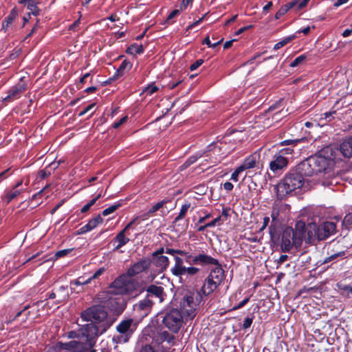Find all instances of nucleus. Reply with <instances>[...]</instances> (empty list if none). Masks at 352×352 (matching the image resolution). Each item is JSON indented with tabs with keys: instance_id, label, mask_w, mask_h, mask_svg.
Masks as SVG:
<instances>
[{
	"instance_id": "obj_1",
	"label": "nucleus",
	"mask_w": 352,
	"mask_h": 352,
	"mask_svg": "<svg viewBox=\"0 0 352 352\" xmlns=\"http://www.w3.org/2000/svg\"><path fill=\"white\" fill-rule=\"evenodd\" d=\"M329 152L328 149L318 152L301 162L295 168L290 170L275 187L278 199H283L287 195L300 189L305 182L304 176L309 177L324 173L325 167L330 164L329 160L325 159Z\"/></svg>"
},
{
	"instance_id": "obj_2",
	"label": "nucleus",
	"mask_w": 352,
	"mask_h": 352,
	"mask_svg": "<svg viewBox=\"0 0 352 352\" xmlns=\"http://www.w3.org/2000/svg\"><path fill=\"white\" fill-rule=\"evenodd\" d=\"M83 321L90 322L82 325V332L91 340L103 334L113 324L115 320L109 316L104 307L102 305H93L80 314Z\"/></svg>"
},
{
	"instance_id": "obj_3",
	"label": "nucleus",
	"mask_w": 352,
	"mask_h": 352,
	"mask_svg": "<svg viewBox=\"0 0 352 352\" xmlns=\"http://www.w3.org/2000/svg\"><path fill=\"white\" fill-rule=\"evenodd\" d=\"M165 253L173 256L175 264L171 268L170 272L175 276L179 277L180 279L183 278L187 279L195 276L200 272L199 268L197 267H187L185 265L184 262H189L192 257L189 252L182 250L166 248Z\"/></svg>"
},
{
	"instance_id": "obj_4",
	"label": "nucleus",
	"mask_w": 352,
	"mask_h": 352,
	"mask_svg": "<svg viewBox=\"0 0 352 352\" xmlns=\"http://www.w3.org/2000/svg\"><path fill=\"white\" fill-rule=\"evenodd\" d=\"M329 150L328 156H327L326 160H329V166L328 167H325V170H324V173L330 174L336 162L337 161L341 160V156L344 158H351L352 157V136L348 138L344 139L338 147H334L331 146H328L324 147L318 152H322L324 150Z\"/></svg>"
},
{
	"instance_id": "obj_5",
	"label": "nucleus",
	"mask_w": 352,
	"mask_h": 352,
	"mask_svg": "<svg viewBox=\"0 0 352 352\" xmlns=\"http://www.w3.org/2000/svg\"><path fill=\"white\" fill-rule=\"evenodd\" d=\"M138 287V281L124 273L110 284L108 292L113 295H131Z\"/></svg>"
},
{
	"instance_id": "obj_6",
	"label": "nucleus",
	"mask_w": 352,
	"mask_h": 352,
	"mask_svg": "<svg viewBox=\"0 0 352 352\" xmlns=\"http://www.w3.org/2000/svg\"><path fill=\"white\" fill-rule=\"evenodd\" d=\"M96 341V340H91L87 336V341L85 342L77 340H72L67 342H58L54 345L50 346L47 352H59L63 350L67 352H85L94 348Z\"/></svg>"
},
{
	"instance_id": "obj_7",
	"label": "nucleus",
	"mask_w": 352,
	"mask_h": 352,
	"mask_svg": "<svg viewBox=\"0 0 352 352\" xmlns=\"http://www.w3.org/2000/svg\"><path fill=\"white\" fill-rule=\"evenodd\" d=\"M202 300L200 292H187L179 301L182 315L192 319L196 316V310Z\"/></svg>"
},
{
	"instance_id": "obj_8",
	"label": "nucleus",
	"mask_w": 352,
	"mask_h": 352,
	"mask_svg": "<svg viewBox=\"0 0 352 352\" xmlns=\"http://www.w3.org/2000/svg\"><path fill=\"white\" fill-rule=\"evenodd\" d=\"M138 322L131 318L122 320L116 326L118 335L113 336L112 340L116 344H123L129 341L138 328Z\"/></svg>"
},
{
	"instance_id": "obj_9",
	"label": "nucleus",
	"mask_w": 352,
	"mask_h": 352,
	"mask_svg": "<svg viewBox=\"0 0 352 352\" xmlns=\"http://www.w3.org/2000/svg\"><path fill=\"white\" fill-rule=\"evenodd\" d=\"M224 278V270L219 263L210 270L204 280L201 292L206 296L211 294L222 283Z\"/></svg>"
},
{
	"instance_id": "obj_10",
	"label": "nucleus",
	"mask_w": 352,
	"mask_h": 352,
	"mask_svg": "<svg viewBox=\"0 0 352 352\" xmlns=\"http://www.w3.org/2000/svg\"><path fill=\"white\" fill-rule=\"evenodd\" d=\"M292 153L293 149L288 147L283 148L274 154L269 164L270 170L274 174L282 173L289 164V160L286 155H290Z\"/></svg>"
},
{
	"instance_id": "obj_11",
	"label": "nucleus",
	"mask_w": 352,
	"mask_h": 352,
	"mask_svg": "<svg viewBox=\"0 0 352 352\" xmlns=\"http://www.w3.org/2000/svg\"><path fill=\"white\" fill-rule=\"evenodd\" d=\"M183 318L184 316L179 310L172 309L165 313L162 323L170 331L177 333L182 326Z\"/></svg>"
},
{
	"instance_id": "obj_12",
	"label": "nucleus",
	"mask_w": 352,
	"mask_h": 352,
	"mask_svg": "<svg viewBox=\"0 0 352 352\" xmlns=\"http://www.w3.org/2000/svg\"><path fill=\"white\" fill-rule=\"evenodd\" d=\"M309 228L314 230V236L320 241L325 240L327 238L333 235L336 230V225L331 221H326L323 223L316 226V224H309Z\"/></svg>"
},
{
	"instance_id": "obj_13",
	"label": "nucleus",
	"mask_w": 352,
	"mask_h": 352,
	"mask_svg": "<svg viewBox=\"0 0 352 352\" xmlns=\"http://www.w3.org/2000/svg\"><path fill=\"white\" fill-rule=\"evenodd\" d=\"M299 247L296 243V236L294 235V229L291 227H286L281 234L280 249L282 252H289L292 247Z\"/></svg>"
},
{
	"instance_id": "obj_14",
	"label": "nucleus",
	"mask_w": 352,
	"mask_h": 352,
	"mask_svg": "<svg viewBox=\"0 0 352 352\" xmlns=\"http://www.w3.org/2000/svg\"><path fill=\"white\" fill-rule=\"evenodd\" d=\"M143 291L146 292V297L152 300L153 304L155 302H162L166 296L163 287L153 284L145 287Z\"/></svg>"
},
{
	"instance_id": "obj_15",
	"label": "nucleus",
	"mask_w": 352,
	"mask_h": 352,
	"mask_svg": "<svg viewBox=\"0 0 352 352\" xmlns=\"http://www.w3.org/2000/svg\"><path fill=\"white\" fill-rule=\"evenodd\" d=\"M309 0H293L292 1L283 6L275 14V19H278L285 15L292 8H296V10H301L307 6Z\"/></svg>"
},
{
	"instance_id": "obj_16",
	"label": "nucleus",
	"mask_w": 352,
	"mask_h": 352,
	"mask_svg": "<svg viewBox=\"0 0 352 352\" xmlns=\"http://www.w3.org/2000/svg\"><path fill=\"white\" fill-rule=\"evenodd\" d=\"M191 262H188L190 265H214L219 264L217 259L205 254L199 253L191 257Z\"/></svg>"
},
{
	"instance_id": "obj_17",
	"label": "nucleus",
	"mask_w": 352,
	"mask_h": 352,
	"mask_svg": "<svg viewBox=\"0 0 352 352\" xmlns=\"http://www.w3.org/2000/svg\"><path fill=\"white\" fill-rule=\"evenodd\" d=\"M150 259H142L131 265L126 271L127 274L130 277L133 276L146 271L151 265Z\"/></svg>"
},
{
	"instance_id": "obj_18",
	"label": "nucleus",
	"mask_w": 352,
	"mask_h": 352,
	"mask_svg": "<svg viewBox=\"0 0 352 352\" xmlns=\"http://www.w3.org/2000/svg\"><path fill=\"white\" fill-rule=\"evenodd\" d=\"M168 204H171V201L169 199H163L155 205H153L148 211L143 215L144 219H147L151 214L160 210L162 215H166L170 210L173 209V207L168 208L167 207Z\"/></svg>"
},
{
	"instance_id": "obj_19",
	"label": "nucleus",
	"mask_w": 352,
	"mask_h": 352,
	"mask_svg": "<svg viewBox=\"0 0 352 352\" xmlns=\"http://www.w3.org/2000/svg\"><path fill=\"white\" fill-rule=\"evenodd\" d=\"M153 305L152 300H150L145 296L143 300H140L138 303L135 304L133 307L135 311L140 313V314L144 317L146 316L150 313Z\"/></svg>"
},
{
	"instance_id": "obj_20",
	"label": "nucleus",
	"mask_w": 352,
	"mask_h": 352,
	"mask_svg": "<svg viewBox=\"0 0 352 352\" xmlns=\"http://www.w3.org/2000/svg\"><path fill=\"white\" fill-rule=\"evenodd\" d=\"M345 256V252L344 251H338V252H333V250L327 252V256L323 258L321 262L322 265H326L330 263V265H327V268L331 267V265L336 263H337L340 258H344V256Z\"/></svg>"
},
{
	"instance_id": "obj_21",
	"label": "nucleus",
	"mask_w": 352,
	"mask_h": 352,
	"mask_svg": "<svg viewBox=\"0 0 352 352\" xmlns=\"http://www.w3.org/2000/svg\"><path fill=\"white\" fill-rule=\"evenodd\" d=\"M102 221L103 219L100 214L96 216L93 219H90L86 225L78 229L76 231V234L80 235L90 232L96 228L100 223H102Z\"/></svg>"
},
{
	"instance_id": "obj_22",
	"label": "nucleus",
	"mask_w": 352,
	"mask_h": 352,
	"mask_svg": "<svg viewBox=\"0 0 352 352\" xmlns=\"http://www.w3.org/2000/svg\"><path fill=\"white\" fill-rule=\"evenodd\" d=\"M306 230V224L302 221H298L295 225L294 229V235L296 236V243L297 245H301Z\"/></svg>"
},
{
	"instance_id": "obj_23",
	"label": "nucleus",
	"mask_w": 352,
	"mask_h": 352,
	"mask_svg": "<svg viewBox=\"0 0 352 352\" xmlns=\"http://www.w3.org/2000/svg\"><path fill=\"white\" fill-rule=\"evenodd\" d=\"M25 89V85L23 83H18L13 86L8 91V96L4 98L5 101H12L20 97L21 93Z\"/></svg>"
},
{
	"instance_id": "obj_24",
	"label": "nucleus",
	"mask_w": 352,
	"mask_h": 352,
	"mask_svg": "<svg viewBox=\"0 0 352 352\" xmlns=\"http://www.w3.org/2000/svg\"><path fill=\"white\" fill-rule=\"evenodd\" d=\"M280 223H272L269 227V233L271 241L273 243L276 244L279 242L280 239Z\"/></svg>"
},
{
	"instance_id": "obj_25",
	"label": "nucleus",
	"mask_w": 352,
	"mask_h": 352,
	"mask_svg": "<svg viewBox=\"0 0 352 352\" xmlns=\"http://www.w3.org/2000/svg\"><path fill=\"white\" fill-rule=\"evenodd\" d=\"M152 261L161 271L166 270L169 264L168 258L166 256L152 257Z\"/></svg>"
},
{
	"instance_id": "obj_26",
	"label": "nucleus",
	"mask_w": 352,
	"mask_h": 352,
	"mask_svg": "<svg viewBox=\"0 0 352 352\" xmlns=\"http://www.w3.org/2000/svg\"><path fill=\"white\" fill-rule=\"evenodd\" d=\"M132 67V64L127 60H124L122 63L120 64V67L116 71V73L114 74V76L112 78H109V80H114L116 78H119L120 76H122L125 70H129Z\"/></svg>"
},
{
	"instance_id": "obj_27",
	"label": "nucleus",
	"mask_w": 352,
	"mask_h": 352,
	"mask_svg": "<svg viewBox=\"0 0 352 352\" xmlns=\"http://www.w3.org/2000/svg\"><path fill=\"white\" fill-rule=\"evenodd\" d=\"M18 15V12L16 8L12 9L10 14L5 18L2 22V30L6 32L9 26L13 23L14 19Z\"/></svg>"
},
{
	"instance_id": "obj_28",
	"label": "nucleus",
	"mask_w": 352,
	"mask_h": 352,
	"mask_svg": "<svg viewBox=\"0 0 352 352\" xmlns=\"http://www.w3.org/2000/svg\"><path fill=\"white\" fill-rule=\"evenodd\" d=\"M57 294V301L56 303H60L67 300L69 298V293L67 292V287L60 286L58 289H55Z\"/></svg>"
},
{
	"instance_id": "obj_29",
	"label": "nucleus",
	"mask_w": 352,
	"mask_h": 352,
	"mask_svg": "<svg viewBox=\"0 0 352 352\" xmlns=\"http://www.w3.org/2000/svg\"><path fill=\"white\" fill-rule=\"evenodd\" d=\"M256 157L253 155H250L248 157L245 158L244 162L241 165L239 166L241 169H242L243 171L253 168L256 166Z\"/></svg>"
},
{
	"instance_id": "obj_30",
	"label": "nucleus",
	"mask_w": 352,
	"mask_h": 352,
	"mask_svg": "<svg viewBox=\"0 0 352 352\" xmlns=\"http://www.w3.org/2000/svg\"><path fill=\"white\" fill-rule=\"evenodd\" d=\"M22 192L21 189H14L13 188L12 190H8L6 192L4 196L3 197V200L6 202V204H9L11 201L16 198Z\"/></svg>"
},
{
	"instance_id": "obj_31",
	"label": "nucleus",
	"mask_w": 352,
	"mask_h": 352,
	"mask_svg": "<svg viewBox=\"0 0 352 352\" xmlns=\"http://www.w3.org/2000/svg\"><path fill=\"white\" fill-rule=\"evenodd\" d=\"M115 241L118 242V244L115 248V250H117L126 245L129 241V239L125 236V232L123 231H120L115 237Z\"/></svg>"
},
{
	"instance_id": "obj_32",
	"label": "nucleus",
	"mask_w": 352,
	"mask_h": 352,
	"mask_svg": "<svg viewBox=\"0 0 352 352\" xmlns=\"http://www.w3.org/2000/svg\"><path fill=\"white\" fill-rule=\"evenodd\" d=\"M127 53L131 54H141L144 52V47L142 45L133 44L128 47Z\"/></svg>"
},
{
	"instance_id": "obj_33",
	"label": "nucleus",
	"mask_w": 352,
	"mask_h": 352,
	"mask_svg": "<svg viewBox=\"0 0 352 352\" xmlns=\"http://www.w3.org/2000/svg\"><path fill=\"white\" fill-rule=\"evenodd\" d=\"M190 206V204H186L182 206V208L180 209L178 216L175 217L173 221L174 224H175L177 222L184 218Z\"/></svg>"
},
{
	"instance_id": "obj_34",
	"label": "nucleus",
	"mask_w": 352,
	"mask_h": 352,
	"mask_svg": "<svg viewBox=\"0 0 352 352\" xmlns=\"http://www.w3.org/2000/svg\"><path fill=\"white\" fill-rule=\"evenodd\" d=\"M81 329H82V325L80 327V328L78 331H69L67 333V338H70V339L85 338L87 339V336L82 333Z\"/></svg>"
},
{
	"instance_id": "obj_35",
	"label": "nucleus",
	"mask_w": 352,
	"mask_h": 352,
	"mask_svg": "<svg viewBox=\"0 0 352 352\" xmlns=\"http://www.w3.org/2000/svg\"><path fill=\"white\" fill-rule=\"evenodd\" d=\"M160 340L162 342H167L168 344H171L174 342L175 340V336L170 334L168 332L164 331H162L160 335Z\"/></svg>"
},
{
	"instance_id": "obj_36",
	"label": "nucleus",
	"mask_w": 352,
	"mask_h": 352,
	"mask_svg": "<svg viewBox=\"0 0 352 352\" xmlns=\"http://www.w3.org/2000/svg\"><path fill=\"white\" fill-rule=\"evenodd\" d=\"M206 153V151L203 153H197L196 154L190 156L185 162L184 165L186 166L195 163L199 158L203 157Z\"/></svg>"
},
{
	"instance_id": "obj_37",
	"label": "nucleus",
	"mask_w": 352,
	"mask_h": 352,
	"mask_svg": "<svg viewBox=\"0 0 352 352\" xmlns=\"http://www.w3.org/2000/svg\"><path fill=\"white\" fill-rule=\"evenodd\" d=\"M294 38V36H287L280 41L278 42L274 46V50H277L280 48L283 47L285 45H287L288 43H289L293 38Z\"/></svg>"
},
{
	"instance_id": "obj_38",
	"label": "nucleus",
	"mask_w": 352,
	"mask_h": 352,
	"mask_svg": "<svg viewBox=\"0 0 352 352\" xmlns=\"http://www.w3.org/2000/svg\"><path fill=\"white\" fill-rule=\"evenodd\" d=\"M306 56L302 54L296 57L289 65L292 67H295L300 65L306 60Z\"/></svg>"
},
{
	"instance_id": "obj_39",
	"label": "nucleus",
	"mask_w": 352,
	"mask_h": 352,
	"mask_svg": "<svg viewBox=\"0 0 352 352\" xmlns=\"http://www.w3.org/2000/svg\"><path fill=\"white\" fill-rule=\"evenodd\" d=\"M120 206V204L112 205V206H109V208L104 209L102 211V214L104 216H107V215L113 213V212H115Z\"/></svg>"
},
{
	"instance_id": "obj_40",
	"label": "nucleus",
	"mask_w": 352,
	"mask_h": 352,
	"mask_svg": "<svg viewBox=\"0 0 352 352\" xmlns=\"http://www.w3.org/2000/svg\"><path fill=\"white\" fill-rule=\"evenodd\" d=\"M342 225L346 228H349V226H352V212H349L346 214L343 219Z\"/></svg>"
},
{
	"instance_id": "obj_41",
	"label": "nucleus",
	"mask_w": 352,
	"mask_h": 352,
	"mask_svg": "<svg viewBox=\"0 0 352 352\" xmlns=\"http://www.w3.org/2000/svg\"><path fill=\"white\" fill-rule=\"evenodd\" d=\"M279 216V210L275 207L272 208L271 217H272V223H279L278 221Z\"/></svg>"
},
{
	"instance_id": "obj_42",
	"label": "nucleus",
	"mask_w": 352,
	"mask_h": 352,
	"mask_svg": "<svg viewBox=\"0 0 352 352\" xmlns=\"http://www.w3.org/2000/svg\"><path fill=\"white\" fill-rule=\"evenodd\" d=\"M158 90V87L154 85H148L143 91L148 95H152L155 92H156Z\"/></svg>"
},
{
	"instance_id": "obj_43",
	"label": "nucleus",
	"mask_w": 352,
	"mask_h": 352,
	"mask_svg": "<svg viewBox=\"0 0 352 352\" xmlns=\"http://www.w3.org/2000/svg\"><path fill=\"white\" fill-rule=\"evenodd\" d=\"M90 282H91V278H87V280H82V278H79L76 280L72 281L71 284L75 285H82L88 284Z\"/></svg>"
},
{
	"instance_id": "obj_44",
	"label": "nucleus",
	"mask_w": 352,
	"mask_h": 352,
	"mask_svg": "<svg viewBox=\"0 0 352 352\" xmlns=\"http://www.w3.org/2000/svg\"><path fill=\"white\" fill-rule=\"evenodd\" d=\"M243 172L242 169L239 166L237 167L235 170L232 173L231 175V179L234 182H238L239 180V175Z\"/></svg>"
},
{
	"instance_id": "obj_45",
	"label": "nucleus",
	"mask_w": 352,
	"mask_h": 352,
	"mask_svg": "<svg viewBox=\"0 0 352 352\" xmlns=\"http://www.w3.org/2000/svg\"><path fill=\"white\" fill-rule=\"evenodd\" d=\"M28 8L33 15L36 16L38 14L39 10L35 4L28 3Z\"/></svg>"
},
{
	"instance_id": "obj_46",
	"label": "nucleus",
	"mask_w": 352,
	"mask_h": 352,
	"mask_svg": "<svg viewBox=\"0 0 352 352\" xmlns=\"http://www.w3.org/2000/svg\"><path fill=\"white\" fill-rule=\"evenodd\" d=\"M72 250V249H65V250H59L56 252L55 257L56 258L63 257V256H66L68 253H69Z\"/></svg>"
},
{
	"instance_id": "obj_47",
	"label": "nucleus",
	"mask_w": 352,
	"mask_h": 352,
	"mask_svg": "<svg viewBox=\"0 0 352 352\" xmlns=\"http://www.w3.org/2000/svg\"><path fill=\"white\" fill-rule=\"evenodd\" d=\"M207 15V14H205L202 16V17L199 18L198 20L195 21L194 23H192V24L189 25L188 26V28H186V31H188L190 30H191L192 28H193L194 27L198 25L199 24H200L203 21L204 19H205L206 16Z\"/></svg>"
},
{
	"instance_id": "obj_48",
	"label": "nucleus",
	"mask_w": 352,
	"mask_h": 352,
	"mask_svg": "<svg viewBox=\"0 0 352 352\" xmlns=\"http://www.w3.org/2000/svg\"><path fill=\"white\" fill-rule=\"evenodd\" d=\"M139 352H160L158 350H155L151 346L146 344L143 346Z\"/></svg>"
},
{
	"instance_id": "obj_49",
	"label": "nucleus",
	"mask_w": 352,
	"mask_h": 352,
	"mask_svg": "<svg viewBox=\"0 0 352 352\" xmlns=\"http://www.w3.org/2000/svg\"><path fill=\"white\" fill-rule=\"evenodd\" d=\"M204 63V60L202 59L197 60L194 63H192L190 67V71H194L197 69L199 66H201Z\"/></svg>"
},
{
	"instance_id": "obj_50",
	"label": "nucleus",
	"mask_w": 352,
	"mask_h": 352,
	"mask_svg": "<svg viewBox=\"0 0 352 352\" xmlns=\"http://www.w3.org/2000/svg\"><path fill=\"white\" fill-rule=\"evenodd\" d=\"M104 271L105 269L104 267H100L89 278H91V280L92 279H96L98 278L100 275H102L104 272Z\"/></svg>"
},
{
	"instance_id": "obj_51",
	"label": "nucleus",
	"mask_w": 352,
	"mask_h": 352,
	"mask_svg": "<svg viewBox=\"0 0 352 352\" xmlns=\"http://www.w3.org/2000/svg\"><path fill=\"white\" fill-rule=\"evenodd\" d=\"M253 318H246L243 324V329H246L250 327L252 324Z\"/></svg>"
},
{
	"instance_id": "obj_52",
	"label": "nucleus",
	"mask_w": 352,
	"mask_h": 352,
	"mask_svg": "<svg viewBox=\"0 0 352 352\" xmlns=\"http://www.w3.org/2000/svg\"><path fill=\"white\" fill-rule=\"evenodd\" d=\"M127 119V117L126 116H124L123 118H122L120 120L117 121V122H115L113 124V127L114 129H118V127H120L124 122H126Z\"/></svg>"
},
{
	"instance_id": "obj_53",
	"label": "nucleus",
	"mask_w": 352,
	"mask_h": 352,
	"mask_svg": "<svg viewBox=\"0 0 352 352\" xmlns=\"http://www.w3.org/2000/svg\"><path fill=\"white\" fill-rule=\"evenodd\" d=\"M250 300V298H245L244 300H243L240 303H239L237 305L234 306L233 307L234 310L239 309L241 307H243L244 305H245Z\"/></svg>"
},
{
	"instance_id": "obj_54",
	"label": "nucleus",
	"mask_w": 352,
	"mask_h": 352,
	"mask_svg": "<svg viewBox=\"0 0 352 352\" xmlns=\"http://www.w3.org/2000/svg\"><path fill=\"white\" fill-rule=\"evenodd\" d=\"M95 107V104H91L84 109L83 111L79 113V116H82L89 111H91Z\"/></svg>"
},
{
	"instance_id": "obj_55",
	"label": "nucleus",
	"mask_w": 352,
	"mask_h": 352,
	"mask_svg": "<svg viewBox=\"0 0 352 352\" xmlns=\"http://www.w3.org/2000/svg\"><path fill=\"white\" fill-rule=\"evenodd\" d=\"M221 221V216L214 219L212 221L206 223V226L214 227Z\"/></svg>"
},
{
	"instance_id": "obj_56",
	"label": "nucleus",
	"mask_w": 352,
	"mask_h": 352,
	"mask_svg": "<svg viewBox=\"0 0 352 352\" xmlns=\"http://www.w3.org/2000/svg\"><path fill=\"white\" fill-rule=\"evenodd\" d=\"M233 188H234L233 184L230 182H226L223 184V188L227 192L231 191L233 189Z\"/></svg>"
},
{
	"instance_id": "obj_57",
	"label": "nucleus",
	"mask_w": 352,
	"mask_h": 352,
	"mask_svg": "<svg viewBox=\"0 0 352 352\" xmlns=\"http://www.w3.org/2000/svg\"><path fill=\"white\" fill-rule=\"evenodd\" d=\"M252 28H253L252 25H247V26L243 27V28H240L238 31H236L235 34L236 35H239L240 34L243 33L245 30H250V29H251Z\"/></svg>"
},
{
	"instance_id": "obj_58",
	"label": "nucleus",
	"mask_w": 352,
	"mask_h": 352,
	"mask_svg": "<svg viewBox=\"0 0 352 352\" xmlns=\"http://www.w3.org/2000/svg\"><path fill=\"white\" fill-rule=\"evenodd\" d=\"M299 140H287L281 142V145H289V144H296L297 142H298Z\"/></svg>"
},
{
	"instance_id": "obj_59",
	"label": "nucleus",
	"mask_w": 352,
	"mask_h": 352,
	"mask_svg": "<svg viewBox=\"0 0 352 352\" xmlns=\"http://www.w3.org/2000/svg\"><path fill=\"white\" fill-rule=\"evenodd\" d=\"M179 14V10H174L173 11H172L168 18H167V21H169L173 18H175L176 16H177L178 14Z\"/></svg>"
},
{
	"instance_id": "obj_60",
	"label": "nucleus",
	"mask_w": 352,
	"mask_h": 352,
	"mask_svg": "<svg viewBox=\"0 0 352 352\" xmlns=\"http://www.w3.org/2000/svg\"><path fill=\"white\" fill-rule=\"evenodd\" d=\"M166 250H164V249L163 248L159 249L158 250L154 252L152 254V257H155V256H163L162 254L164 252H165Z\"/></svg>"
},
{
	"instance_id": "obj_61",
	"label": "nucleus",
	"mask_w": 352,
	"mask_h": 352,
	"mask_svg": "<svg viewBox=\"0 0 352 352\" xmlns=\"http://www.w3.org/2000/svg\"><path fill=\"white\" fill-rule=\"evenodd\" d=\"M193 0H183L182 5H181V9L184 10L187 8L188 5L192 2Z\"/></svg>"
},
{
	"instance_id": "obj_62",
	"label": "nucleus",
	"mask_w": 352,
	"mask_h": 352,
	"mask_svg": "<svg viewBox=\"0 0 352 352\" xmlns=\"http://www.w3.org/2000/svg\"><path fill=\"white\" fill-rule=\"evenodd\" d=\"M193 0H183L182 5H181V9L184 10L187 8L188 5L192 2Z\"/></svg>"
},
{
	"instance_id": "obj_63",
	"label": "nucleus",
	"mask_w": 352,
	"mask_h": 352,
	"mask_svg": "<svg viewBox=\"0 0 352 352\" xmlns=\"http://www.w3.org/2000/svg\"><path fill=\"white\" fill-rule=\"evenodd\" d=\"M287 258H288L287 255L282 254V255H280V256L279 257V258L278 260V263L280 265L283 264Z\"/></svg>"
},
{
	"instance_id": "obj_64",
	"label": "nucleus",
	"mask_w": 352,
	"mask_h": 352,
	"mask_svg": "<svg viewBox=\"0 0 352 352\" xmlns=\"http://www.w3.org/2000/svg\"><path fill=\"white\" fill-rule=\"evenodd\" d=\"M39 175H40V177L41 179H45V177H47V176H49L50 175V173L47 172L45 170H41L39 172Z\"/></svg>"
}]
</instances>
